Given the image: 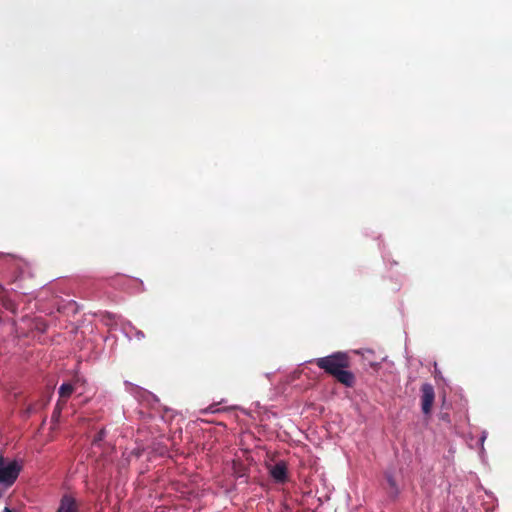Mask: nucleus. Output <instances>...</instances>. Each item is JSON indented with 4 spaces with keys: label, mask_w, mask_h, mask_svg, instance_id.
<instances>
[{
    "label": "nucleus",
    "mask_w": 512,
    "mask_h": 512,
    "mask_svg": "<svg viewBox=\"0 0 512 512\" xmlns=\"http://www.w3.org/2000/svg\"><path fill=\"white\" fill-rule=\"evenodd\" d=\"M208 410H209L210 412H215V410L213 409V406H210V407L208 408Z\"/></svg>",
    "instance_id": "14"
},
{
    "label": "nucleus",
    "mask_w": 512,
    "mask_h": 512,
    "mask_svg": "<svg viewBox=\"0 0 512 512\" xmlns=\"http://www.w3.org/2000/svg\"><path fill=\"white\" fill-rule=\"evenodd\" d=\"M79 508L78 501L73 496L65 494L62 496L56 512H80Z\"/></svg>",
    "instance_id": "4"
},
{
    "label": "nucleus",
    "mask_w": 512,
    "mask_h": 512,
    "mask_svg": "<svg viewBox=\"0 0 512 512\" xmlns=\"http://www.w3.org/2000/svg\"><path fill=\"white\" fill-rule=\"evenodd\" d=\"M135 337L140 340V339H143L145 337V335L141 330H136Z\"/></svg>",
    "instance_id": "11"
},
{
    "label": "nucleus",
    "mask_w": 512,
    "mask_h": 512,
    "mask_svg": "<svg viewBox=\"0 0 512 512\" xmlns=\"http://www.w3.org/2000/svg\"><path fill=\"white\" fill-rule=\"evenodd\" d=\"M21 470L22 465L17 460L0 455V498L2 489L11 487L16 482Z\"/></svg>",
    "instance_id": "2"
},
{
    "label": "nucleus",
    "mask_w": 512,
    "mask_h": 512,
    "mask_svg": "<svg viewBox=\"0 0 512 512\" xmlns=\"http://www.w3.org/2000/svg\"><path fill=\"white\" fill-rule=\"evenodd\" d=\"M0 302L6 309H10L12 306L11 300L7 297L5 288L0 284Z\"/></svg>",
    "instance_id": "8"
},
{
    "label": "nucleus",
    "mask_w": 512,
    "mask_h": 512,
    "mask_svg": "<svg viewBox=\"0 0 512 512\" xmlns=\"http://www.w3.org/2000/svg\"><path fill=\"white\" fill-rule=\"evenodd\" d=\"M386 481L389 485V494L393 497H396L399 493V489L396 483V480L391 474H386Z\"/></svg>",
    "instance_id": "7"
},
{
    "label": "nucleus",
    "mask_w": 512,
    "mask_h": 512,
    "mask_svg": "<svg viewBox=\"0 0 512 512\" xmlns=\"http://www.w3.org/2000/svg\"><path fill=\"white\" fill-rule=\"evenodd\" d=\"M32 411H33V408H32V407H29V408L27 409V413H31Z\"/></svg>",
    "instance_id": "15"
},
{
    "label": "nucleus",
    "mask_w": 512,
    "mask_h": 512,
    "mask_svg": "<svg viewBox=\"0 0 512 512\" xmlns=\"http://www.w3.org/2000/svg\"><path fill=\"white\" fill-rule=\"evenodd\" d=\"M3 512H13V510H11V509H10V508H8V507H5V508L3 509Z\"/></svg>",
    "instance_id": "13"
},
{
    "label": "nucleus",
    "mask_w": 512,
    "mask_h": 512,
    "mask_svg": "<svg viewBox=\"0 0 512 512\" xmlns=\"http://www.w3.org/2000/svg\"><path fill=\"white\" fill-rule=\"evenodd\" d=\"M142 452L143 450L137 448L132 451V454L135 455L136 457H140L142 455Z\"/></svg>",
    "instance_id": "12"
},
{
    "label": "nucleus",
    "mask_w": 512,
    "mask_h": 512,
    "mask_svg": "<svg viewBox=\"0 0 512 512\" xmlns=\"http://www.w3.org/2000/svg\"><path fill=\"white\" fill-rule=\"evenodd\" d=\"M270 475L277 483H285L288 479V468L286 463L283 461L276 463L271 467Z\"/></svg>",
    "instance_id": "5"
},
{
    "label": "nucleus",
    "mask_w": 512,
    "mask_h": 512,
    "mask_svg": "<svg viewBox=\"0 0 512 512\" xmlns=\"http://www.w3.org/2000/svg\"><path fill=\"white\" fill-rule=\"evenodd\" d=\"M64 406H65V402H62L61 400L57 401L56 406H55L54 411H53L52 416H51L52 421H54V422H58L59 421V418H60V415H61V411H62Z\"/></svg>",
    "instance_id": "9"
},
{
    "label": "nucleus",
    "mask_w": 512,
    "mask_h": 512,
    "mask_svg": "<svg viewBox=\"0 0 512 512\" xmlns=\"http://www.w3.org/2000/svg\"><path fill=\"white\" fill-rule=\"evenodd\" d=\"M421 410L426 417H430L432 413L433 404L435 401V390L432 384L424 383L421 388Z\"/></svg>",
    "instance_id": "3"
},
{
    "label": "nucleus",
    "mask_w": 512,
    "mask_h": 512,
    "mask_svg": "<svg viewBox=\"0 0 512 512\" xmlns=\"http://www.w3.org/2000/svg\"><path fill=\"white\" fill-rule=\"evenodd\" d=\"M75 388L72 383H63L59 387V400L66 403V400L72 395Z\"/></svg>",
    "instance_id": "6"
},
{
    "label": "nucleus",
    "mask_w": 512,
    "mask_h": 512,
    "mask_svg": "<svg viewBox=\"0 0 512 512\" xmlns=\"http://www.w3.org/2000/svg\"><path fill=\"white\" fill-rule=\"evenodd\" d=\"M314 363L325 373L333 376L339 383L346 387H353L356 379L350 367V357L344 352H335L326 357L317 358Z\"/></svg>",
    "instance_id": "1"
},
{
    "label": "nucleus",
    "mask_w": 512,
    "mask_h": 512,
    "mask_svg": "<svg viewBox=\"0 0 512 512\" xmlns=\"http://www.w3.org/2000/svg\"><path fill=\"white\" fill-rule=\"evenodd\" d=\"M105 435H106V431L105 429H101L95 436H94V439H93V443L94 444H97L99 442H101L104 438H105Z\"/></svg>",
    "instance_id": "10"
}]
</instances>
